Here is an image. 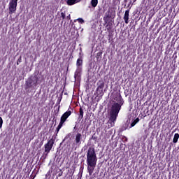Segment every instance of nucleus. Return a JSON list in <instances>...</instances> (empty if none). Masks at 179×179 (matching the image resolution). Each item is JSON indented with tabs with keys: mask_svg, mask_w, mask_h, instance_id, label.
Wrapping results in <instances>:
<instances>
[{
	"mask_svg": "<svg viewBox=\"0 0 179 179\" xmlns=\"http://www.w3.org/2000/svg\"><path fill=\"white\" fill-rule=\"evenodd\" d=\"M114 99L117 102L113 103L109 110V120L110 122H113V124L117 121V117H118V114H120L121 107L124 106V99H122L120 93L117 94Z\"/></svg>",
	"mask_w": 179,
	"mask_h": 179,
	"instance_id": "1",
	"label": "nucleus"
},
{
	"mask_svg": "<svg viewBox=\"0 0 179 179\" xmlns=\"http://www.w3.org/2000/svg\"><path fill=\"white\" fill-rule=\"evenodd\" d=\"M97 163V156L96 155V151L94 148L90 147L87 153V171L89 176L93 174L94 171V168Z\"/></svg>",
	"mask_w": 179,
	"mask_h": 179,
	"instance_id": "2",
	"label": "nucleus"
},
{
	"mask_svg": "<svg viewBox=\"0 0 179 179\" xmlns=\"http://www.w3.org/2000/svg\"><path fill=\"white\" fill-rule=\"evenodd\" d=\"M71 115H72V111L69 110V109L61 116L59 125L56 128V134H58V132H59V129H61V128L64 127V124L66 122V120H68V118H69V117H71Z\"/></svg>",
	"mask_w": 179,
	"mask_h": 179,
	"instance_id": "3",
	"label": "nucleus"
},
{
	"mask_svg": "<svg viewBox=\"0 0 179 179\" xmlns=\"http://www.w3.org/2000/svg\"><path fill=\"white\" fill-rule=\"evenodd\" d=\"M17 8V0H11L8 4L9 15H13Z\"/></svg>",
	"mask_w": 179,
	"mask_h": 179,
	"instance_id": "4",
	"label": "nucleus"
},
{
	"mask_svg": "<svg viewBox=\"0 0 179 179\" xmlns=\"http://www.w3.org/2000/svg\"><path fill=\"white\" fill-rule=\"evenodd\" d=\"M55 142V140L54 138H50L48 140V143L45 144V153H50L51 152V149H52V146H54V143Z\"/></svg>",
	"mask_w": 179,
	"mask_h": 179,
	"instance_id": "5",
	"label": "nucleus"
},
{
	"mask_svg": "<svg viewBox=\"0 0 179 179\" xmlns=\"http://www.w3.org/2000/svg\"><path fill=\"white\" fill-rule=\"evenodd\" d=\"M111 17H113V9L109 8L103 17L104 22L107 23V22H108V19H111Z\"/></svg>",
	"mask_w": 179,
	"mask_h": 179,
	"instance_id": "6",
	"label": "nucleus"
},
{
	"mask_svg": "<svg viewBox=\"0 0 179 179\" xmlns=\"http://www.w3.org/2000/svg\"><path fill=\"white\" fill-rule=\"evenodd\" d=\"M97 85V88L96 90L99 92H100L101 93L103 92V89H104V80H100L98 81V83H96Z\"/></svg>",
	"mask_w": 179,
	"mask_h": 179,
	"instance_id": "7",
	"label": "nucleus"
},
{
	"mask_svg": "<svg viewBox=\"0 0 179 179\" xmlns=\"http://www.w3.org/2000/svg\"><path fill=\"white\" fill-rule=\"evenodd\" d=\"M37 83H38V78H36V83H34L32 79H29L28 81H27L26 85L28 87H31L33 85L37 86Z\"/></svg>",
	"mask_w": 179,
	"mask_h": 179,
	"instance_id": "8",
	"label": "nucleus"
},
{
	"mask_svg": "<svg viewBox=\"0 0 179 179\" xmlns=\"http://www.w3.org/2000/svg\"><path fill=\"white\" fill-rule=\"evenodd\" d=\"M123 19L126 24H128L129 23V9L125 10Z\"/></svg>",
	"mask_w": 179,
	"mask_h": 179,
	"instance_id": "9",
	"label": "nucleus"
},
{
	"mask_svg": "<svg viewBox=\"0 0 179 179\" xmlns=\"http://www.w3.org/2000/svg\"><path fill=\"white\" fill-rule=\"evenodd\" d=\"M81 139H82V134L80 133H78L76 135V139H75L76 145H80L82 143V141H80Z\"/></svg>",
	"mask_w": 179,
	"mask_h": 179,
	"instance_id": "10",
	"label": "nucleus"
},
{
	"mask_svg": "<svg viewBox=\"0 0 179 179\" xmlns=\"http://www.w3.org/2000/svg\"><path fill=\"white\" fill-rule=\"evenodd\" d=\"M106 26V27L107 28L108 31H110L113 29V22L112 21H107V22H105Z\"/></svg>",
	"mask_w": 179,
	"mask_h": 179,
	"instance_id": "11",
	"label": "nucleus"
},
{
	"mask_svg": "<svg viewBox=\"0 0 179 179\" xmlns=\"http://www.w3.org/2000/svg\"><path fill=\"white\" fill-rule=\"evenodd\" d=\"M129 127V122H127L122 126V127L120 129L121 132H123V131H127V129H128Z\"/></svg>",
	"mask_w": 179,
	"mask_h": 179,
	"instance_id": "12",
	"label": "nucleus"
},
{
	"mask_svg": "<svg viewBox=\"0 0 179 179\" xmlns=\"http://www.w3.org/2000/svg\"><path fill=\"white\" fill-rule=\"evenodd\" d=\"M83 65V59L82 58H78L76 62V66L79 68V66H82Z\"/></svg>",
	"mask_w": 179,
	"mask_h": 179,
	"instance_id": "13",
	"label": "nucleus"
},
{
	"mask_svg": "<svg viewBox=\"0 0 179 179\" xmlns=\"http://www.w3.org/2000/svg\"><path fill=\"white\" fill-rule=\"evenodd\" d=\"M138 122H139V117H137L131 122V124L129 126V129L133 128V127H135V125L137 124Z\"/></svg>",
	"mask_w": 179,
	"mask_h": 179,
	"instance_id": "14",
	"label": "nucleus"
},
{
	"mask_svg": "<svg viewBox=\"0 0 179 179\" xmlns=\"http://www.w3.org/2000/svg\"><path fill=\"white\" fill-rule=\"evenodd\" d=\"M91 5L92 8H96L99 5V0H91Z\"/></svg>",
	"mask_w": 179,
	"mask_h": 179,
	"instance_id": "15",
	"label": "nucleus"
},
{
	"mask_svg": "<svg viewBox=\"0 0 179 179\" xmlns=\"http://www.w3.org/2000/svg\"><path fill=\"white\" fill-rule=\"evenodd\" d=\"M178 138H179L178 133L175 134L173 139V143H177V142H178Z\"/></svg>",
	"mask_w": 179,
	"mask_h": 179,
	"instance_id": "16",
	"label": "nucleus"
},
{
	"mask_svg": "<svg viewBox=\"0 0 179 179\" xmlns=\"http://www.w3.org/2000/svg\"><path fill=\"white\" fill-rule=\"evenodd\" d=\"M76 3V0H67V5L69 6H72V5H75Z\"/></svg>",
	"mask_w": 179,
	"mask_h": 179,
	"instance_id": "17",
	"label": "nucleus"
},
{
	"mask_svg": "<svg viewBox=\"0 0 179 179\" xmlns=\"http://www.w3.org/2000/svg\"><path fill=\"white\" fill-rule=\"evenodd\" d=\"M79 113V118H83V108L82 107L80 108Z\"/></svg>",
	"mask_w": 179,
	"mask_h": 179,
	"instance_id": "18",
	"label": "nucleus"
},
{
	"mask_svg": "<svg viewBox=\"0 0 179 179\" xmlns=\"http://www.w3.org/2000/svg\"><path fill=\"white\" fill-rule=\"evenodd\" d=\"M61 17H62V20H64V19L66 17V14L65 13H61Z\"/></svg>",
	"mask_w": 179,
	"mask_h": 179,
	"instance_id": "19",
	"label": "nucleus"
},
{
	"mask_svg": "<svg viewBox=\"0 0 179 179\" xmlns=\"http://www.w3.org/2000/svg\"><path fill=\"white\" fill-rule=\"evenodd\" d=\"M22 62V56H20L17 60V65H19Z\"/></svg>",
	"mask_w": 179,
	"mask_h": 179,
	"instance_id": "20",
	"label": "nucleus"
},
{
	"mask_svg": "<svg viewBox=\"0 0 179 179\" xmlns=\"http://www.w3.org/2000/svg\"><path fill=\"white\" fill-rule=\"evenodd\" d=\"M3 124V120L2 119L1 117H0V129L2 128V125Z\"/></svg>",
	"mask_w": 179,
	"mask_h": 179,
	"instance_id": "21",
	"label": "nucleus"
},
{
	"mask_svg": "<svg viewBox=\"0 0 179 179\" xmlns=\"http://www.w3.org/2000/svg\"><path fill=\"white\" fill-rule=\"evenodd\" d=\"M78 21L81 24L85 23V20L82 18H78Z\"/></svg>",
	"mask_w": 179,
	"mask_h": 179,
	"instance_id": "22",
	"label": "nucleus"
},
{
	"mask_svg": "<svg viewBox=\"0 0 179 179\" xmlns=\"http://www.w3.org/2000/svg\"><path fill=\"white\" fill-rule=\"evenodd\" d=\"M66 19L68 20H71V15H69L67 17H66Z\"/></svg>",
	"mask_w": 179,
	"mask_h": 179,
	"instance_id": "23",
	"label": "nucleus"
},
{
	"mask_svg": "<svg viewBox=\"0 0 179 179\" xmlns=\"http://www.w3.org/2000/svg\"><path fill=\"white\" fill-rule=\"evenodd\" d=\"M55 111H57V114L59 113V106H58L57 110H56Z\"/></svg>",
	"mask_w": 179,
	"mask_h": 179,
	"instance_id": "24",
	"label": "nucleus"
},
{
	"mask_svg": "<svg viewBox=\"0 0 179 179\" xmlns=\"http://www.w3.org/2000/svg\"><path fill=\"white\" fill-rule=\"evenodd\" d=\"M63 174V172H60L58 173V177H61Z\"/></svg>",
	"mask_w": 179,
	"mask_h": 179,
	"instance_id": "25",
	"label": "nucleus"
},
{
	"mask_svg": "<svg viewBox=\"0 0 179 179\" xmlns=\"http://www.w3.org/2000/svg\"><path fill=\"white\" fill-rule=\"evenodd\" d=\"M124 3H127L128 2V0H124Z\"/></svg>",
	"mask_w": 179,
	"mask_h": 179,
	"instance_id": "26",
	"label": "nucleus"
},
{
	"mask_svg": "<svg viewBox=\"0 0 179 179\" xmlns=\"http://www.w3.org/2000/svg\"><path fill=\"white\" fill-rule=\"evenodd\" d=\"M100 55H101V53H97L98 57H100Z\"/></svg>",
	"mask_w": 179,
	"mask_h": 179,
	"instance_id": "27",
	"label": "nucleus"
},
{
	"mask_svg": "<svg viewBox=\"0 0 179 179\" xmlns=\"http://www.w3.org/2000/svg\"><path fill=\"white\" fill-rule=\"evenodd\" d=\"M134 3L136 2V0H132Z\"/></svg>",
	"mask_w": 179,
	"mask_h": 179,
	"instance_id": "28",
	"label": "nucleus"
},
{
	"mask_svg": "<svg viewBox=\"0 0 179 179\" xmlns=\"http://www.w3.org/2000/svg\"><path fill=\"white\" fill-rule=\"evenodd\" d=\"M131 2H132V1H130V2H129V6L131 5Z\"/></svg>",
	"mask_w": 179,
	"mask_h": 179,
	"instance_id": "29",
	"label": "nucleus"
},
{
	"mask_svg": "<svg viewBox=\"0 0 179 179\" xmlns=\"http://www.w3.org/2000/svg\"><path fill=\"white\" fill-rule=\"evenodd\" d=\"M82 172H81V174L83 173V168L82 169V171H81Z\"/></svg>",
	"mask_w": 179,
	"mask_h": 179,
	"instance_id": "30",
	"label": "nucleus"
},
{
	"mask_svg": "<svg viewBox=\"0 0 179 179\" xmlns=\"http://www.w3.org/2000/svg\"><path fill=\"white\" fill-rule=\"evenodd\" d=\"M34 178H36V175H34V178H33V179H34Z\"/></svg>",
	"mask_w": 179,
	"mask_h": 179,
	"instance_id": "31",
	"label": "nucleus"
},
{
	"mask_svg": "<svg viewBox=\"0 0 179 179\" xmlns=\"http://www.w3.org/2000/svg\"><path fill=\"white\" fill-rule=\"evenodd\" d=\"M72 111H73V109H71Z\"/></svg>",
	"mask_w": 179,
	"mask_h": 179,
	"instance_id": "32",
	"label": "nucleus"
},
{
	"mask_svg": "<svg viewBox=\"0 0 179 179\" xmlns=\"http://www.w3.org/2000/svg\"><path fill=\"white\" fill-rule=\"evenodd\" d=\"M58 104H59V102L58 103Z\"/></svg>",
	"mask_w": 179,
	"mask_h": 179,
	"instance_id": "33",
	"label": "nucleus"
}]
</instances>
